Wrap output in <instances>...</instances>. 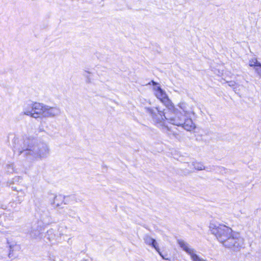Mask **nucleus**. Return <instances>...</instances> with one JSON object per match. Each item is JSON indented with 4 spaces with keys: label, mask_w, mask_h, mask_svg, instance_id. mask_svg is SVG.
<instances>
[{
    "label": "nucleus",
    "mask_w": 261,
    "mask_h": 261,
    "mask_svg": "<svg viewBox=\"0 0 261 261\" xmlns=\"http://www.w3.org/2000/svg\"><path fill=\"white\" fill-rule=\"evenodd\" d=\"M169 109L173 111L170 116H165L164 110L159 107L144 108L145 112L151 117L158 127H162L163 128L168 129V127L166 125V121H167L173 125L181 126L188 131H191L195 128L192 119L186 118V117L182 115L181 112L175 108L172 104L170 105Z\"/></svg>",
    "instance_id": "obj_1"
},
{
    "label": "nucleus",
    "mask_w": 261,
    "mask_h": 261,
    "mask_svg": "<svg viewBox=\"0 0 261 261\" xmlns=\"http://www.w3.org/2000/svg\"><path fill=\"white\" fill-rule=\"evenodd\" d=\"M18 152L19 155L30 160H42L49 155L50 149L45 142L29 136L24 139Z\"/></svg>",
    "instance_id": "obj_2"
},
{
    "label": "nucleus",
    "mask_w": 261,
    "mask_h": 261,
    "mask_svg": "<svg viewBox=\"0 0 261 261\" xmlns=\"http://www.w3.org/2000/svg\"><path fill=\"white\" fill-rule=\"evenodd\" d=\"M24 115L34 118H53L61 114L58 107H50L40 102H33L24 105L23 108Z\"/></svg>",
    "instance_id": "obj_3"
},
{
    "label": "nucleus",
    "mask_w": 261,
    "mask_h": 261,
    "mask_svg": "<svg viewBox=\"0 0 261 261\" xmlns=\"http://www.w3.org/2000/svg\"><path fill=\"white\" fill-rule=\"evenodd\" d=\"M210 229L212 233L215 236L218 241L222 245L233 232L230 227L220 224L211 223Z\"/></svg>",
    "instance_id": "obj_4"
},
{
    "label": "nucleus",
    "mask_w": 261,
    "mask_h": 261,
    "mask_svg": "<svg viewBox=\"0 0 261 261\" xmlns=\"http://www.w3.org/2000/svg\"><path fill=\"white\" fill-rule=\"evenodd\" d=\"M244 239L240 236V233L233 232L223 246L230 249L233 251H239L244 247Z\"/></svg>",
    "instance_id": "obj_5"
},
{
    "label": "nucleus",
    "mask_w": 261,
    "mask_h": 261,
    "mask_svg": "<svg viewBox=\"0 0 261 261\" xmlns=\"http://www.w3.org/2000/svg\"><path fill=\"white\" fill-rule=\"evenodd\" d=\"M177 243L183 250L190 255L192 261H207L202 258H200L198 255H197L195 253V250L194 249L191 248L189 244L183 240H177Z\"/></svg>",
    "instance_id": "obj_6"
},
{
    "label": "nucleus",
    "mask_w": 261,
    "mask_h": 261,
    "mask_svg": "<svg viewBox=\"0 0 261 261\" xmlns=\"http://www.w3.org/2000/svg\"><path fill=\"white\" fill-rule=\"evenodd\" d=\"M153 89L156 97L165 105L169 107L171 102L166 92L160 86L154 87Z\"/></svg>",
    "instance_id": "obj_7"
},
{
    "label": "nucleus",
    "mask_w": 261,
    "mask_h": 261,
    "mask_svg": "<svg viewBox=\"0 0 261 261\" xmlns=\"http://www.w3.org/2000/svg\"><path fill=\"white\" fill-rule=\"evenodd\" d=\"M180 109L184 113V116L189 118L194 112L191 107L185 102H180L178 105Z\"/></svg>",
    "instance_id": "obj_8"
},
{
    "label": "nucleus",
    "mask_w": 261,
    "mask_h": 261,
    "mask_svg": "<svg viewBox=\"0 0 261 261\" xmlns=\"http://www.w3.org/2000/svg\"><path fill=\"white\" fill-rule=\"evenodd\" d=\"M143 240L146 244L152 246L154 248H156V245H158L156 240L148 235H146L144 237Z\"/></svg>",
    "instance_id": "obj_9"
},
{
    "label": "nucleus",
    "mask_w": 261,
    "mask_h": 261,
    "mask_svg": "<svg viewBox=\"0 0 261 261\" xmlns=\"http://www.w3.org/2000/svg\"><path fill=\"white\" fill-rule=\"evenodd\" d=\"M41 231V228L39 226L32 227L30 234L33 239H37L39 237Z\"/></svg>",
    "instance_id": "obj_10"
},
{
    "label": "nucleus",
    "mask_w": 261,
    "mask_h": 261,
    "mask_svg": "<svg viewBox=\"0 0 261 261\" xmlns=\"http://www.w3.org/2000/svg\"><path fill=\"white\" fill-rule=\"evenodd\" d=\"M64 200V196L62 195H56L54 197V201L52 203L53 204H56V207H59L61 204L63 203V200Z\"/></svg>",
    "instance_id": "obj_11"
},
{
    "label": "nucleus",
    "mask_w": 261,
    "mask_h": 261,
    "mask_svg": "<svg viewBox=\"0 0 261 261\" xmlns=\"http://www.w3.org/2000/svg\"><path fill=\"white\" fill-rule=\"evenodd\" d=\"M7 244L9 245V253L8 256L10 258L13 256V252L16 249L18 248L19 247L16 244H11L9 241L7 240Z\"/></svg>",
    "instance_id": "obj_12"
},
{
    "label": "nucleus",
    "mask_w": 261,
    "mask_h": 261,
    "mask_svg": "<svg viewBox=\"0 0 261 261\" xmlns=\"http://www.w3.org/2000/svg\"><path fill=\"white\" fill-rule=\"evenodd\" d=\"M191 165L193 167V168L197 170L205 169V167L201 163L193 162Z\"/></svg>",
    "instance_id": "obj_13"
},
{
    "label": "nucleus",
    "mask_w": 261,
    "mask_h": 261,
    "mask_svg": "<svg viewBox=\"0 0 261 261\" xmlns=\"http://www.w3.org/2000/svg\"><path fill=\"white\" fill-rule=\"evenodd\" d=\"M46 237L48 240L51 241L55 239L54 231L53 229H50L47 230Z\"/></svg>",
    "instance_id": "obj_14"
},
{
    "label": "nucleus",
    "mask_w": 261,
    "mask_h": 261,
    "mask_svg": "<svg viewBox=\"0 0 261 261\" xmlns=\"http://www.w3.org/2000/svg\"><path fill=\"white\" fill-rule=\"evenodd\" d=\"M64 200L63 203L64 204H68L71 201H73L74 199V197L73 196H63Z\"/></svg>",
    "instance_id": "obj_15"
},
{
    "label": "nucleus",
    "mask_w": 261,
    "mask_h": 261,
    "mask_svg": "<svg viewBox=\"0 0 261 261\" xmlns=\"http://www.w3.org/2000/svg\"><path fill=\"white\" fill-rule=\"evenodd\" d=\"M6 172L9 174L15 172V168L13 164H9L6 165Z\"/></svg>",
    "instance_id": "obj_16"
},
{
    "label": "nucleus",
    "mask_w": 261,
    "mask_h": 261,
    "mask_svg": "<svg viewBox=\"0 0 261 261\" xmlns=\"http://www.w3.org/2000/svg\"><path fill=\"white\" fill-rule=\"evenodd\" d=\"M260 63L258 62L256 58H253L249 60V65L250 67H253V69L255 68L256 66L258 65V64Z\"/></svg>",
    "instance_id": "obj_17"
},
{
    "label": "nucleus",
    "mask_w": 261,
    "mask_h": 261,
    "mask_svg": "<svg viewBox=\"0 0 261 261\" xmlns=\"http://www.w3.org/2000/svg\"><path fill=\"white\" fill-rule=\"evenodd\" d=\"M91 72L88 71H85V73H84V76L86 78V82L87 83H90L91 82V79L88 74H90Z\"/></svg>",
    "instance_id": "obj_18"
},
{
    "label": "nucleus",
    "mask_w": 261,
    "mask_h": 261,
    "mask_svg": "<svg viewBox=\"0 0 261 261\" xmlns=\"http://www.w3.org/2000/svg\"><path fill=\"white\" fill-rule=\"evenodd\" d=\"M257 74L261 77V63L258 64L254 69Z\"/></svg>",
    "instance_id": "obj_19"
},
{
    "label": "nucleus",
    "mask_w": 261,
    "mask_h": 261,
    "mask_svg": "<svg viewBox=\"0 0 261 261\" xmlns=\"http://www.w3.org/2000/svg\"><path fill=\"white\" fill-rule=\"evenodd\" d=\"M156 248H154L155 249V250L158 252V253L160 254V255L163 258V259H166V258L163 255L162 253H161V252L160 251V249L157 245H156Z\"/></svg>",
    "instance_id": "obj_20"
},
{
    "label": "nucleus",
    "mask_w": 261,
    "mask_h": 261,
    "mask_svg": "<svg viewBox=\"0 0 261 261\" xmlns=\"http://www.w3.org/2000/svg\"><path fill=\"white\" fill-rule=\"evenodd\" d=\"M156 248H154L155 249V250L158 252V253L160 254V255L163 258V259H166V258L163 255L162 253H161V252L160 251V249L157 245H156Z\"/></svg>",
    "instance_id": "obj_21"
},
{
    "label": "nucleus",
    "mask_w": 261,
    "mask_h": 261,
    "mask_svg": "<svg viewBox=\"0 0 261 261\" xmlns=\"http://www.w3.org/2000/svg\"><path fill=\"white\" fill-rule=\"evenodd\" d=\"M228 86L232 87L233 89H235L236 83L233 81H229L227 82Z\"/></svg>",
    "instance_id": "obj_22"
},
{
    "label": "nucleus",
    "mask_w": 261,
    "mask_h": 261,
    "mask_svg": "<svg viewBox=\"0 0 261 261\" xmlns=\"http://www.w3.org/2000/svg\"><path fill=\"white\" fill-rule=\"evenodd\" d=\"M68 214L70 216H71L72 217H74L73 215H74L75 214V212L73 211H72V210H69Z\"/></svg>",
    "instance_id": "obj_23"
},
{
    "label": "nucleus",
    "mask_w": 261,
    "mask_h": 261,
    "mask_svg": "<svg viewBox=\"0 0 261 261\" xmlns=\"http://www.w3.org/2000/svg\"><path fill=\"white\" fill-rule=\"evenodd\" d=\"M151 83H152V85H153L154 86H156V85H158V84L157 83L155 82H154V81H151Z\"/></svg>",
    "instance_id": "obj_24"
}]
</instances>
